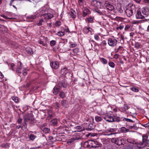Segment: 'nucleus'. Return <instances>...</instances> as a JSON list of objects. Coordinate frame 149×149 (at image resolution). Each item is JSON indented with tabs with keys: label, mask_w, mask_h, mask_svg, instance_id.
Returning <instances> with one entry per match:
<instances>
[{
	"label": "nucleus",
	"mask_w": 149,
	"mask_h": 149,
	"mask_svg": "<svg viewBox=\"0 0 149 149\" xmlns=\"http://www.w3.org/2000/svg\"><path fill=\"white\" fill-rule=\"evenodd\" d=\"M28 70L27 69L24 68L20 61H19L17 63L16 72L18 75L20 76L22 74L24 76H26Z\"/></svg>",
	"instance_id": "f257e3e1"
},
{
	"label": "nucleus",
	"mask_w": 149,
	"mask_h": 149,
	"mask_svg": "<svg viewBox=\"0 0 149 149\" xmlns=\"http://www.w3.org/2000/svg\"><path fill=\"white\" fill-rule=\"evenodd\" d=\"M136 11V7L132 4H129L126 7L125 13L127 16L130 17L133 15Z\"/></svg>",
	"instance_id": "f03ea898"
},
{
	"label": "nucleus",
	"mask_w": 149,
	"mask_h": 149,
	"mask_svg": "<svg viewBox=\"0 0 149 149\" xmlns=\"http://www.w3.org/2000/svg\"><path fill=\"white\" fill-rule=\"evenodd\" d=\"M104 119L109 122H119L120 121L119 117L116 116L112 114H107L104 118Z\"/></svg>",
	"instance_id": "7ed1b4c3"
},
{
	"label": "nucleus",
	"mask_w": 149,
	"mask_h": 149,
	"mask_svg": "<svg viewBox=\"0 0 149 149\" xmlns=\"http://www.w3.org/2000/svg\"><path fill=\"white\" fill-rule=\"evenodd\" d=\"M145 145L143 143H139L137 144H131L126 147V149H138L144 147Z\"/></svg>",
	"instance_id": "20e7f679"
},
{
	"label": "nucleus",
	"mask_w": 149,
	"mask_h": 149,
	"mask_svg": "<svg viewBox=\"0 0 149 149\" xmlns=\"http://www.w3.org/2000/svg\"><path fill=\"white\" fill-rule=\"evenodd\" d=\"M91 143L90 144H91V148H98L100 147L101 145L100 143L97 141L96 140H91Z\"/></svg>",
	"instance_id": "39448f33"
},
{
	"label": "nucleus",
	"mask_w": 149,
	"mask_h": 149,
	"mask_svg": "<svg viewBox=\"0 0 149 149\" xmlns=\"http://www.w3.org/2000/svg\"><path fill=\"white\" fill-rule=\"evenodd\" d=\"M112 141L118 145L123 144L124 143L123 139L121 138H113L112 139Z\"/></svg>",
	"instance_id": "423d86ee"
},
{
	"label": "nucleus",
	"mask_w": 149,
	"mask_h": 149,
	"mask_svg": "<svg viewBox=\"0 0 149 149\" xmlns=\"http://www.w3.org/2000/svg\"><path fill=\"white\" fill-rule=\"evenodd\" d=\"M61 74L65 77H69L70 76L69 71L67 68H64L61 70Z\"/></svg>",
	"instance_id": "0eeeda50"
},
{
	"label": "nucleus",
	"mask_w": 149,
	"mask_h": 149,
	"mask_svg": "<svg viewBox=\"0 0 149 149\" xmlns=\"http://www.w3.org/2000/svg\"><path fill=\"white\" fill-rule=\"evenodd\" d=\"M83 31L84 33L85 34H88L91 35L93 34L94 32L93 29L90 27H84V28Z\"/></svg>",
	"instance_id": "6e6552de"
},
{
	"label": "nucleus",
	"mask_w": 149,
	"mask_h": 149,
	"mask_svg": "<svg viewBox=\"0 0 149 149\" xmlns=\"http://www.w3.org/2000/svg\"><path fill=\"white\" fill-rule=\"evenodd\" d=\"M108 44L111 46L113 47L116 45L117 41L116 40L109 38L108 40Z\"/></svg>",
	"instance_id": "1a4fd4ad"
},
{
	"label": "nucleus",
	"mask_w": 149,
	"mask_h": 149,
	"mask_svg": "<svg viewBox=\"0 0 149 149\" xmlns=\"http://www.w3.org/2000/svg\"><path fill=\"white\" fill-rule=\"evenodd\" d=\"M135 16L136 18L137 19H143L145 17V16H144L141 14V11L139 10H138L136 11Z\"/></svg>",
	"instance_id": "9d476101"
},
{
	"label": "nucleus",
	"mask_w": 149,
	"mask_h": 149,
	"mask_svg": "<svg viewBox=\"0 0 149 149\" xmlns=\"http://www.w3.org/2000/svg\"><path fill=\"white\" fill-rule=\"evenodd\" d=\"M141 12L144 16L145 17H147L149 15V9L147 8H143L141 9Z\"/></svg>",
	"instance_id": "9b49d317"
},
{
	"label": "nucleus",
	"mask_w": 149,
	"mask_h": 149,
	"mask_svg": "<svg viewBox=\"0 0 149 149\" xmlns=\"http://www.w3.org/2000/svg\"><path fill=\"white\" fill-rule=\"evenodd\" d=\"M148 136L146 134H143L142 136V142H140L141 143H143L145 145L144 147L146 146L147 145L146 143H148L149 141L148 140Z\"/></svg>",
	"instance_id": "f8f14e48"
},
{
	"label": "nucleus",
	"mask_w": 149,
	"mask_h": 149,
	"mask_svg": "<svg viewBox=\"0 0 149 149\" xmlns=\"http://www.w3.org/2000/svg\"><path fill=\"white\" fill-rule=\"evenodd\" d=\"M92 5L94 7L99 8L101 4V3L96 0H93L91 2Z\"/></svg>",
	"instance_id": "ddd939ff"
},
{
	"label": "nucleus",
	"mask_w": 149,
	"mask_h": 149,
	"mask_svg": "<svg viewBox=\"0 0 149 149\" xmlns=\"http://www.w3.org/2000/svg\"><path fill=\"white\" fill-rule=\"evenodd\" d=\"M67 86V82L65 80H63L62 81L59 82L57 85L58 87L60 88L62 87H63L64 88L66 87Z\"/></svg>",
	"instance_id": "4468645a"
},
{
	"label": "nucleus",
	"mask_w": 149,
	"mask_h": 149,
	"mask_svg": "<svg viewBox=\"0 0 149 149\" xmlns=\"http://www.w3.org/2000/svg\"><path fill=\"white\" fill-rule=\"evenodd\" d=\"M105 6L107 9L109 10H112L114 9V6L108 1L106 2Z\"/></svg>",
	"instance_id": "2eb2a0df"
},
{
	"label": "nucleus",
	"mask_w": 149,
	"mask_h": 149,
	"mask_svg": "<svg viewBox=\"0 0 149 149\" xmlns=\"http://www.w3.org/2000/svg\"><path fill=\"white\" fill-rule=\"evenodd\" d=\"M50 66L52 68L57 69L59 66V63L57 61L51 62L50 63Z\"/></svg>",
	"instance_id": "dca6fc26"
},
{
	"label": "nucleus",
	"mask_w": 149,
	"mask_h": 149,
	"mask_svg": "<svg viewBox=\"0 0 149 149\" xmlns=\"http://www.w3.org/2000/svg\"><path fill=\"white\" fill-rule=\"evenodd\" d=\"M24 118V125H23L24 127H26L27 123L31 122L32 120V118L29 117V116L28 117L25 116Z\"/></svg>",
	"instance_id": "f3484780"
},
{
	"label": "nucleus",
	"mask_w": 149,
	"mask_h": 149,
	"mask_svg": "<svg viewBox=\"0 0 149 149\" xmlns=\"http://www.w3.org/2000/svg\"><path fill=\"white\" fill-rule=\"evenodd\" d=\"M45 19L47 20L51 19L53 17L52 14L49 13H46L42 15Z\"/></svg>",
	"instance_id": "a211bd4d"
},
{
	"label": "nucleus",
	"mask_w": 149,
	"mask_h": 149,
	"mask_svg": "<svg viewBox=\"0 0 149 149\" xmlns=\"http://www.w3.org/2000/svg\"><path fill=\"white\" fill-rule=\"evenodd\" d=\"M90 143H91V140H89L84 143V147L85 148H91V144Z\"/></svg>",
	"instance_id": "6ab92c4d"
},
{
	"label": "nucleus",
	"mask_w": 149,
	"mask_h": 149,
	"mask_svg": "<svg viewBox=\"0 0 149 149\" xmlns=\"http://www.w3.org/2000/svg\"><path fill=\"white\" fill-rule=\"evenodd\" d=\"M36 17L35 15H31L28 16L27 17L28 21L32 22L33 19H35Z\"/></svg>",
	"instance_id": "aec40b11"
},
{
	"label": "nucleus",
	"mask_w": 149,
	"mask_h": 149,
	"mask_svg": "<svg viewBox=\"0 0 149 149\" xmlns=\"http://www.w3.org/2000/svg\"><path fill=\"white\" fill-rule=\"evenodd\" d=\"M125 30L126 31H132V27L130 24L126 25L125 28Z\"/></svg>",
	"instance_id": "412c9836"
},
{
	"label": "nucleus",
	"mask_w": 149,
	"mask_h": 149,
	"mask_svg": "<svg viewBox=\"0 0 149 149\" xmlns=\"http://www.w3.org/2000/svg\"><path fill=\"white\" fill-rule=\"evenodd\" d=\"M60 90V88L56 86L54 87L53 90V93L54 95H56L58 94V92Z\"/></svg>",
	"instance_id": "4be33fe9"
},
{
	"label": "nucleus",
	"mask_w": 149,
	"mask_h": 149,
	"mask_svg": "<svg viewBox=\"0 0 149 149\" xmlns=\"http://www.w3.org/2000/svg\"><path fill=\"white\" fill-rule=\"evenodd\" d=\"M94 125L92 123H90L89 124L88 126L86 128V130L88 131H91L94 129Z\"/></svg>",
	"instance_id": "5701e85b"
},
{
	"label": "nucleus",
	"mask_w": 149,
	"mask_h": 149,
	"mask_svg": "<svg viewBox=\"0 0 149 149\" xmlns=\"http://www.w3.org/2000/svg\"><path fill=\"white\" fill-rule=\"evenodd\" d=\"M61 104L64 107H67L68 106L67 101L65 100H63L61 101Z\"/></svg>",
	"instance_id": "b1692460"
},
{
	"label": "nucleus",
	"mask_w": 149,
	"mask_h": 149,
	"mask_svg": "<svg viewBox=\"0 0 149 149\" xmlns=\"http://www.w3.org/2000/svg\"><path fill=\"white\" fill-rule=\"evenodd\" d=\"M89 12V10L87 8H85L83 10V16L85 17Z\"/></svg>",
	"instance_id": "393cba45"
},
{
	"label": "nucleus",
	"mask_w": 149,
	"mask_h": 149,
	"mask_svg": "<svg viewBox=\"0 0 149 149\" xmlns=\"http://www.w3.org/2000/svg\"><path fill=\"white\" fill-rule=\"evenodd\" d=\"M68 14V15L70 18H74L76 17V15H75L74 13L72 11L69 12Z\"/></svg>",
	"instance_id": "a878e982"
},
{
	"label": "nucleus",
	"mask_w": 149,
	"mask_h": 149,
	"mask_svg": "<svg viewBox=\"0 0 149 149\" xmlns=\"http://www.w3.org/2000/svg\"><path fill=\"white\" fill-rule=\"evenodd\" d=\"M43 132L45 134L49 133L50 131V129L47 127L43 128L42 129Z\"/></svg>",
	"instance_id": "bb28decb"
},
{
	"label": "nucleus",
	"mask_w": 149,
	"mask_h": 149,
	"mask_svg": "<svg viewBox=\"0 0 149 149\" xmlns=\"http://www.w3.org/2000/svg\"><path fill=\"white\" fill-rule=\"evenodd\" d=\"M26 51L28 54H31L33 53L32 49L30 47L26 48Z\"/></svg>",
	"instance_id": "cd10ccee"
},
{
	"label": "nucleus",
	"mask_w": 149,
	"mask_h": 149,
	"mask_svg": "<svg viewBox=\"0 0 149 149\" xmlns=\"http://www.w3.org/2000/svg\"><path fill=\"white\" fill-rule=\"evenodd\" d=\"M100 60L101 62L103 63V64H106L107 63V60L105 59V58H100Z\"/></svg>",
	"instance_id": "c85d7f7f"
},
{
	"label": "nucleus",
	"mask_w": 149,
	"mask_h": 149,
	"mask_svg": "<svg viewBox=\"0 0 149 149\" xmlns=\"http://www.w3.org/2000/svg\"><path fill=\"white\" fill-rule=\"evenodd\" d=\"M95 120L96 121L99 122L101 121L102 119L101 117L97 116H95Z\"/></svg>",
	"instance_id": "c756f323"
},
{
	"label": "nucleus",
	"mask_w": 149,
	"mask_h": 149,
	"mask_svg": "<svg viewBox=\"0 0 149 149\" xmlns=\"http://www.w3.org/2000/svg\"><path fill=\"white\" fill-rule=\"evenodd\" d=\"M116 8L118 12L120 13L123 12V10L122 9L121 6L120 5H119V6Z\"/></svg>",
	"instance_id": "7c9ffc66"
},
{
	"label": "nucleus",
	"mask_w": 149,
	"mask_h": 149,
	"mask_svg": "<svg viewBox=\"0 0 149 149\" xmlns=\"http://www.w3.org/2000/svg\"><path fill=\"white\" fill-rule=\"evenodd\" d=\"M65 34V31H59L58 32L57 35L61 37L64 36Z\"/></svg>",
	"instance_id": "2f4dec72"
},
{
	"label": "nucleus",
	"mask_w": 149,
	"mask_h": 149,
	"mask_svg": "<svg viewBox=\"0 0 149 149\" xmlns=\"http://www.w3.org/2000/svg\"><path fill=\"white\" fill-rule=\"evenodd\" d=\"M50 122L52 125H55L57 124V120L55 118L51 120Z\"/></svg>",
	"instance_id": "473e14b6"
},
{
	"label": "nucleus",
	"mask_w": 149,
	"mask_h": 149,
	"mask_svg": "<svg viewBox=\"0 0 149 149\" xmlns=\"http://www.w3.org/2000/svg\"><path fill=\"white\" fill-rule=\"evenodd\" d=\"M88 21L89 23H92L93 21L94 17L91 16L87 18Z\"/></svg>",
	"instance_id": "72a5a7b5"
},
{
	"label": "nucleus",
	"mask_w": 149,
	"mask_h": 149,
	"mask_svg": "<svg viewBox=\"0 0 149 149\" xmlns=\"http://www.w3.org/2000/svg\"><path fill=\"white\" fill-rule=\"evenodd\" d=\"M129 129L126 128L125 127H123L121 128V131L123 132H127L129 131Z\"/></svg>",
	"instance_id": "f704fd0d"
},
{
	"label": "nucleus",
	"mask_w": 149,
	"mask_h": 149,
	"mask_svg": "<svg viewBox=\"0 0 149 149\" xmlns=\"http://www.w3.org/2000/svg\"><path fill=\"white\" fill-rule=\"evenodd\" d=\"M12 100L16 103L19 102V100L18 97L16 96H13L12 97Z\"/></svg>",
	"instance_id": "c9c22d12"
},
{
	"label": "nucleus",
	"mask_w": 149,
	"mask_h": 149,
	"mask_svg": "<svg viewBox=\"0 0 149 149\" xmlns=\"http://www.w3.org/2000/svg\"><path fill=\"white\" fill-rule=\"evenodd\" d=\"M36 137V136L32 134H30L29 136V138L30 140L32 141H33L35 139Z\"/></svg>",
	"instance_id": "e433bc0d"
},
{
	"label": "nucleus",
	"mask_w": 149,
	"mask_h": 149,
	"mask_svg": "<svg viewBox=\"0 0 149 149\" xmlns=\"http://www.w3.org/2000/svg\"><path fill=\"white\" fill-rule=\"evenodd\" d=\"M59 96L62 98H64L65 97V93L63 92H61L59 94Z\"/></svg>",
	"instance_id": "4c0bfd02"
},
{
	"label": "nucleus",
	"mask_w": 149,
	"mask_h": 149,
	"mask_svg": "<svg viewBox=\"0 0 149 149\" xmlns=\"http://www.w3.org/2000/svg\"><path fill=\"white\" fill-rule=\"evenodd\" d=\"M129 108V107L127 105L125 104L123 106V109H122L123 111H125L127 110Z\"/></svg>",
	"instance_id": "58836bf2"
},
{
	"label": "nucleus",
	"mask_w": 149,
	"mask_h": 149,
	"mask_svg": "<svg viewBox=\"0 0 149 149\" xmlns=\"http://www.w3.org/2000/svg\"><path fill=\"white\" fill-rule=\"evenodd\" d=\"M131 89L133 91L136 92H138L139 91L138 89L137 88L135 87H132Z\"/></svg>",
	"instance_id": "ea45409f"
},
{
	"label": "nucleus",
	"mask_w": 149,
	"mask_h": 149,
	"mask_svg": "<svg viewBox=\"0 0 149 149\" xmlns=\"http://www.w3.org/2000/svg\"><path fill=\"white\" fill-rule=\"evenodd\" d=\"M44 22V20L42 19H41L39 20L38 23H37V24L38 26H40L42 24V23Z\"/></svg>",
	"instance_id": "a19ab883"
},
{
	"label": "nucleus",
	"mask_w": 149,
	"mask_h": 149,
	"mask_svg": "<svg viewBox=\"0 0 149 149\" xmlns=\"http://www.w3.org/2000/svg\"><path fill=\"white\" fill-rule=\"evenodd\" d=\"M123 120L124 121L128 122H133V121L132 120L126 118H124L123 119Z\"/></svg>",
	"instance_id": "79ce46f5"
},
{
	"label": "nucleus",
	"mask_w": 149,
	"mask_h": 149,
	"mask_svg": "<svg viewBox=\"0 0 149 149\" xmlns=\"http://www.w3.org/2000/svg\"><path fill=\"white\" fill-rule=\"evenodd\" d=\"M109 65L111 68H114L115 67V64L113 62H110L109 63Z\"/></svg>",
	"instance_id": "37998d69"
},
{
	"label": "nucleus",
	"mask_w": 149,
	"mask_h": 149,
	"mask_svg": "<svg viewBox=\"0 0 149 149\" xmlns=\"http://www.w3.org/2000/svg\"><path fill=\"white\" fill-rule=\"evenodd\" d=\"M95 39L96 40H98L100 39V37L97 34H95L94 36Z\"/></svg>",
	"instance_id": "c03bdc74"
},
{
	"label": "nucleus",
	"mask_w": 149,
	"mask_h": 149,
	"mask_svg": "<svg viewBox=\"0 0 149 149\" xmlns=\"http://www.w3.org/2000/svg\"><path fill=\"white\" fill-rule=\"evenodd\" d=\"M56 41L55 40H52L51 41L50 44L52 46H54L56 44Z\"/></svg>",
	"instance_id": "a18cd8bd"
},
{
	"label": "nucleus",
	"mask_w": 149,
	"mask_h": 149,
	"mask_svg": "<svg viewBox=\"0 0 149 149\" xmlns=\"http://www.w3.org/2000/svg\"><path fill=\"white\" fill-rule=\"evenodd\" d=\"M38 42L39 44L41 45H42L43 46H45L46 45V44L44 43V42L42 41L39 40Z\"/></svg>",
	"instance_id": "49530a36"
},
{
	"label": "nucleus",
	"mask_w": 149,
	"mask_h": 149,
	"mask_svg": "<svg viewBox=\"0 0 149 149\" xmlns=\"http://www.w3.org/2000/svg\"><path fill=\"white\" fill-rule=\"evenodd\" d=\"M141 46V44L139 42H136L135 44V47L137 48H139Z\"/></svg>",
	"instance_id": "de8ad7c7"
},
{
	"label": "nucleus",
	"mask_w": 149,
	"mask_h": 149,
	"mask_svg": "<svg viewBox=\"0 0 149 149\" xmlns=\"http://www.w3.org/2000/svg\"><path fill=\"white\" fill-rule=\"evenodd\" d=\"M95 11L99 15H102L104 14V13L103 12L101 11L98 10H96Z\"/></svg>",
	"instance_id": "09e8293b"
},
{
	"label": "nucleus",
	"mask_w": 149,
	"mask_h": 149,
	"mask_svg": "<svg viewBox=\"0 0 149 149\" xmlns=\"http://www.w3.org/2000/svg\"><path fill=\"white\" fill-rule=\"evenodd\" d=\"M77 44L75 43L71 44L70 45V48H73L76 47L77 46Z\"/></svg>",
	"instance_id": "8fccbe9b"
},
{
	"label": "nucleus",
	"mask_w": 149,
	"mask_h": 149,
	"mask_svg": "<svg viewBox=\"0 0 149 149\" xmlns=\"http://www.w3.org/2000/svg\"><path fill=\"white\" fill-rule=\"evenodd\" d=\"M115 129L114 128H110L108 129V131L109 132H112L115 131Z\"/></svg>",
	"instance_id": "3c124183"
},
{
	"label": "nucleus",
	"mask_w": 149,
	"mask_h": 149,
	"mask_svg": "<svg viewBox=\"0 0 149 149\" xmlns=\"http://www.w3.org/2000/svg\"><path fill=\"white\" fill-rule=\"evenodd\" d=\"M15 66V64L14 63H12V64H11V65H10V69L11 70H13V71H14V70L13 68V67Z\"/></svg>",
	"instance_id": "603ef678"
},
{
	"label": "nucleus",
	"mask_w": 149,
	"mask_h": 149,
	"mask_svg": "<svg viewBox=\"0 0 149 149\" xmlns=\"http://www.w3.org/2000/svg\"><path fill=\"white\" fill-rule=\"evenodd\" d=\"M73 51L75 53H77L79 51V49L76 48L73 49Z\"/></svg>",
	"instance_id": "864d4df0"
},
{
	"label": "nucleus",
	"mask_w": 149,
	"mask_h": 149,
	"mask_svg": "<svg viewBox=\"0 0 149 149\" xmlns=\"http://www.w3.org/2000/svg\"><path fill=\"white\" fill-rule=\"evenodd\" d=\"M76 129L79 130L80 131H81L83 130L82 128V127L80 126H77L76 127Z\"/></svg>",
	"instance_id": "5fc2aeb1"
},
{
	"label": "nucleus",
	"mask_w": 149,
	"mask_h": 149,
	"mask_svg": "<svg viewBox=\"0 0 149 149\" xmlns=\"http://www.w3.org/2000/svg\"><path fill=\"white\" fill-rule=\"evenodd\" d=\"M124 26L123 25H120L117 28V29H119L121 30L123 28Z\"/></svg>",
	"instance_id": "6e6d98bb"
},
{
	"label": "nucleus",
	"mask_w": 149,
	"mask_h": 149,
	"mask_svg": "<svg viewBox=\"0 0 149 149\" xmlns=\"http://www.w3.org/2000/svg\"><path fill=\"white\" fill-rule=\"evenodd\" d=\"M56 25L59 26L61 25V22L60 21H57L56 22Z\"/></svg>",
	"instance_id": "4d7b16f0"
},
{
	"label": "nucleus",
	"mask_w": 149,
	"mask_h": 149,
	"mask_svg": "<svg viewBox=\"0 0 149 149\" xmlns=\"http://www.w3.org/2000/svg\"><path fill=\"white\" fill-rule=\"evenodd\" d=\"M143 126L146 127H149V123L143 125Z\"/></svg>",
	"instance_id": "13d9d810"
},
{
	"label": "nucleus",
	"mask_w": 149,
	"mask_h": 149,
	"mask_svg": "<svg viewBox=\"0 0 149 149\" xmlns=\"http://www.w3.org/2000/svg\"><path fill=\"white\" fill-rule=\"evenodd\" d=\"M0 28H2V29H4V30H6V29H7L6 27L4 26L3 25H0Z\"/></svg>",
	"instance_id": "bf43d9fd"
},
{
	"label": "nucleus",
	"mask_w": 149,
	"mask_h": 149,
	"mask_svg": "<svg viewBox=\"0 0 149 149\" xmlns=\"http://www.w3.org/2000/svg\"><path fill=\"white\" fill-rule=\"evenodd\" d=\"M78 3L80 5H82L83 3V1L82 0H78Z\"/></svg>",
	"instance_id": "052dcab7"
},
{
	"label": "nucleus",
	"mask_w": 149,
	"mask_h": 149,
	"mask_svg": "<svg viewBox=\"0 0 149 149\" xmlns=\"http://www.w3.org/2000/svg\"><path fill=\"white\" fill-rule=\"evenodd\" d=\"M22 122V119L21 118H19L18 120V123L19 124H20Z\"/></svg>",
	"instance_id": "680f3d73"
},
{
	"label": "nucleus",
	"mask_w": 149,
	"mask_h": 149,
	"mask_svg": "<svg viewBox=\"0 0 149 149\" xmlns=\"http://www.w3.org/2000/svg\"><path fill=\"white\" fill-rule=\"evenodd\" d=\"M3 75L2 74V73L0 72V78L2 79L3 78Z\"/></svg>",
	"instance_id": "e2e57ef3"
},
{
	"label": "nucleus",
	"mask_w": 149,
	"mask_h": 149,
	"mask_svg": "<svg viewBox=\"0 0 149 149\" xmlns=\"http://www.w3.org/2000/svg\"><path fill=\"white\" fill-rule=\"evenodd\" d=\"M134 35V33L133 32H131L130 33V36L131 38H132L133 37V35Z\"/></svg>",
	"instance_id": "0e129e2a"
},
{
	"label": "nucleus",
	"mask_w": 149,
	"mask_h": 149,
	"mask_svg": "<svg viewBox=\"0 0 149 149\" xmlns=\"http://www.w3.org/2000/svg\"><path fill=\"white\" fill-rule=\"evenodd\" d=\"M81 138L79 137H73V139L74 140H79V139H81Z\"/></svg>",
	"instance_id": "69168bd1"
},
{
	"label": "nucleus",
	"mask_w": 149,
	"mask_h": 149,
	"mask_svg": "<svg viewBox=\"0 0 149 149\" xmlns=\"http://www.w3.org/2000/svg\"><path fill=\"white\" fill-rule=\"evenodd\" d=\"M134 1L138 3H140V2L141 1V0H134Z\"/></svg>",
	"instance_id": "338daca9"
},
{
	"label": "nucleus",
	"mask_w": 149,
	"mask_h": 149,
	"mask_svg": "<svg viewBox=\"0 0 149 149\" xmlns=\"http://www.w3.org/2000/svg\"><path fill=\"white\" fill-rule=\"evenodd\" d=\"M52 115L51 114H48V119H50L49 118H52Z\"/></svg>",
	"instance_id": "774afa93"
}]
</instances>
